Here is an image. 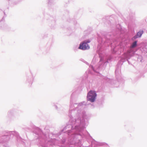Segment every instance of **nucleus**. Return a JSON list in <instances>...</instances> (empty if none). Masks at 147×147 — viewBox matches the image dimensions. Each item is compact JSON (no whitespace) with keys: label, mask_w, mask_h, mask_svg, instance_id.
<instances>
[{"label":"nucleus","mask_w":147,"mask_h":147,"mask_svg":"<svg viewBox=\"0 0 147 147\" xmlns=\"http://www.w3.org/2000/svg\"><path fill=\"white\" fill-rule=\"evenodd\" d=\"M96 94L94 91L91 90L88 94L87 99L88 100L92 102H94L95 100Z\"/></svg>","instance_id":"f257e3e1"},{"label":"nucleus","mask_w":147,"mask_h":147,"mask_svg":"<svg viewBox=\"0 0 147 147\" xmlns=\"http://www.w3.org/2000/svg\"><path fill=\"white\" fill-rule=\"evenodd\" d=\"M137 42L136 41H135L133 43L132 45L131 46V47L132 48H134V47H136V45H137Z\"/></svg>","instance_id":"20e7f679"},{"label":"nucleus","mask_w":147,"mask_h":147,"mask_svg":"<svg viewBox=\"0 0 147 147\" xmlns=\"http://www.w3.org/2000/svg\"><path fill=\"white\" fill-rule=\"evenodd\" d=\"M143 32L142 30L138 32L137 34L135 36V38L140 37Z\"/></svg>","instance_id":"7ed1b4c3"},{"label":"nucleus","mask_w":147,"mask_h":147,"mask_svg":"<svg viewBox=\"0 0 147 147\" xmlns=\"http://www.w3.org/2000/svg\"><path fill=\"white\" fill-rule=\"evenodd\" d=\"M90 42V41L89 40L84 41L82 43H80L79 47V49L83 50L89 49L90 48V47L88 45L87 43Z\"/></svg>","instance_id":"f03ea898"}]
</instances>
